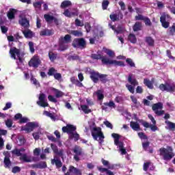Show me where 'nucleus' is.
I'll list each match as a JSON object with an SVG mask.
<instances>
[{
    "label": "nucleus",
    "mask_w": 175,
    "mask_h": 175,
    "mask_svg": "<svg viewBox=\"0 0 175 175\" xmlns=\"http://www.w3.org/2000/svg\"><path fill=\"white\" fill-rule=\"evenodd\" d=\"M162 109H163V104H162V103H157L152 106V110H153L155 114L159 117L165 114V111L162 110Z\"/></svg>",
    "instance_id": "6e6552de"
},
{
    "label": "nucleus",
    "mask_w": 175,
    "mask_h": 175,
    "mask_svg": "<svg viewBox=\"0 0 175 175\" xmlns=\"http://www.w3.org/2000/svg\"><path fill=\"white\" fill-rule=\"evenodd\" d=\"M109 18L111 20V21L116 23V21H120V20H122V18H124V14H122L121 11H118L117 13L112 12L109 15Z\"/></svg>",
    "instance_id": "9b49d317"
},
{
    "label": "nucleus",
    "mask_w": 175,
    "mask_h": 175,
    "mask_svg": "<svg viewBox=\"0 0 175 175\" xmlns=\"http://www.w3.org/2000/svg\"><path fill=\"white\" fill-rule=\"evenodd\" d=\"M143 26L142 25V22H136L133 26V31L134 32H137L139 31H142Z\"/></svg>",
    "instance_id": "c85d7f7f"
},
{
    "label": "nucleus",
    "mask_w": 175,
    "mask_h": 175,
    "mask_svg": "<svg viewBox=\"0 0 175 175\" xmlns=\"http://www.w3.org/2000/svg\"><path fill=\"white\" fill-rule=\"evenodd\" d=\"M72 5V2H70V1H64L60 5V8L62 9H65L66 8H68V6H70Z\"/></svg>",
    "instance_id": "79ce46f5"
},
{
    "label": "nucleus",
    "mask_w": 175,
    "mask_h": 175,
    "mask_svg": "<svg viewBox=\"0 0 175 175\" xmlns=\"http://www.w3.org/2000/svg\"><path fill=\"white\" fill-rule=\"evenodd\" d=\"M36 128H39V123L38 122H29L23 128V131H25L27 133H31Z\"/></svg>",
    "instance_id": "0eeeda50"
},
{
    "label": "nucleus",
    "mask_w": 175,
    "mask_h": 175,
    "mask_svg": "<svg viewBox=\"0 0 175 175\" xmlns=\"http://www.w3.org/2000/svg\"><path fill=\"white\" fill-rule=\"evenodd\" d=\"M126 88L131 94H135V86L129 84H126Z\"/></svg>",
    "instance_id": "680f3d73"
},
{
    "label": "nucleus",
    "mask_w": 175,
    "mask_h": 175,
    "mask_svg": "<svg viewBox=\"0 0 175 175\" xmlns=\"http://www.w3.org/2000/svg\"><path fill=\"white\" fill-rule=\"evenodd\" d=\"M23 33L25 36V38H32V36H33V33L32 32V31H31L30 29H27V30H25L23 31Z\"/></svg>",
    "instance_id": "ea45409f"
},
{
    "label": "nucleus",
    "mask_w": 175,
    "mask_h": 175,
    "mask_svg": "<svg viewBox=\"0 0 175 175\" xmlns=\"http://www.w3.org/2000/svg\"><path fill=\"white\" fill-rule=\"evenodd\" d=\"M48 55L51 62H54V61H55V59H57L58 57V53H54L53 51H49Z\"/></svg>",
    "instance_id": "7c9ffc66"
},
{
    "label": "nucleus",
    "mask_w": 175,
    "mask_h": 175,
    "mask_svg": "<svg viewBox=\"0 0 175 175\" xmlns=\"http://www.w3.org/2000/svg\"><path fill=\"white\" fill-rule=\"evenodd\" d=\"M4 158V167L10 169V166H12V161H10V158L7 154H5Z\"/></svg>",
    "instance_id": "cd10ccee"
},
{
    "label": "nucleus",
    "mask_w": 175,
    "mask_h": 175,
    "mask_svg": "<svg viewBox=\"0 0 175 175\" xmlns=\"http://www.w3.org/2000/svg\"><path fill=\"white\" fill-rule=\"evenodd\" d=\"M70 33V35H73V36L77 38H81V36H83V32L79 30H71Z\"/></svg>",
    "instance_id": "58836bf2"
},
{
    "label": "nucleus",
    "mask_w": 175,
    "mask_h": 175,
    "mask_svg": "<svg viewBox=\"0 0 175 175\" xmlns=\"http://www.w3.org/2000/svg\"><path fill=\"white\" fill-rule=\"evenodd\" d=\"M103 105H104L101 107L102 110H105V111L107 110V107L113 109H116V103H114V101L113 100H111L109 103H104Z\"/></svg>",
    "instance_id": "4be33fe9"
},
{
    "label": "nucleus",
    "mask_w": 175,
    "mask_h": 175,
    "mask_svg": "<svg viewBox=\"0 0 175 175\" xmlns=\"http://www.w3.org/2000/svg\"><path fill=\"white\" fill-rule=\"evenodd\" d=\"M131 128L133 129V131H140V124L137 123V122H131L130 123Z\"/></svg>",
    "instance_id": "e433bc0d"
},
{
    "label": "nucleus",
    "mask_w": 175,
    "mask_h": 175,
    "mask_svg": "<svg viewBox=\"0 0 175 175\" xmlns=\"http://www.w3.org/2000/svg\"><path fill=\"white\" fill-rule=\"evenodd\" d=\"M81 170L75 167L73 165H70L67 172L64 175H81Z\"/></svg>",
    "instance_id": "ddd939ff"
},
{
    "label": "nucleus",
    "mask_w": 175,
    "mask_h": 175,
    "mask_svg": "<svg viewBox=\"0 0 175 175\" xmlns=\"http://www.w3.org/2000/svg\"><path fill=\"white\" fill-rule=\"evenodd\" d=\"M52 91L55 92V95L56 98H62L64 95H65V93L64 92H62L61 90L55 88H52Z\"/></svg>",
    "instance_id": "72a5a7b5"
},
{
    "label": "nucleus",
    "mask_w": 175,
    "mask_h": 175,
    "mask_svg": "<svg viewBox=\"0 0 175 175\" xmlns=\"http://www.w3.org/2000/svg\"><path fill=\"white\" fill-rule=\"evenodd\" d=\"M81 110L83 111L85 114H89V113H91L92 111L90 109H88V106L85 105H81Z\"/></svg>",
    "instance_id": "09e8293b"
},
{
    "label": "nucleus",
    "mask_w": 175,
    "mask_h": 175,
    "mask_svg": "<svg viewBox=\"0 0 175 175\" xmlns=\"http://www.w3.org/2000/svg\"><path fill=\"white\" fill-rule=\"evenodd\" d=\"M166 125H167L168 129H171L172 131H174L175 129V123L172 122L170 121L166 120L165 122Z\"/></svg>",
    "instance_id": "c03bdc74"
},
{
    "label": "nucleus",
    "mask_w": 175,
    "mask_h": 175,
    "mask_svg": "<svg viewBox=\"0 0 175 175\" xmlns=\"http://www.w3.org/2000/svg\"><path fill=\"white\" fill-rule=\"evenodd\" d=\"M40 64H42L40 58L38 55H35L29 62V66L36 69L37 68H39V65H40Z\"/></svg>",
    "instance_id": "9d476101"
},
{
    "label": "nucleus",
    "mask_w": 175,
    "mask_h": 175,
    "mask_svg": "<svg viewBox=\"0 0 175 175\" xmlns=\"http://www.w3.org/2000/svg\"><path fill=\"white\" fill-rule=\"evenodd\" d=\"M5 125L8 128H12L13 126V120L12 119H8L5 120Z\"/></svg>",
    "instance_id": "338daca9"
},
{
    "label": "nucleus",
    "mask_w": 175,
    "mask_h": 175,
    "mask_svg": "<svg viewBox=\"0 0 175 175\" xmlns=\"http://www.w3.org/2000/svg\"><path fill=\"white\" fill-rule=\"evenodd\" d=\"M69 139L70 140L74 139L75 142H79V139H80V135H79L77 132H75V133L73 132L72 133L69 135Z\"/></svg>",
    "instance_id": "f704fd0d"
},
{
    "label": "nucleus",
    "mask_w": 175,
    "mask_h": 175,
    "mask_svg": "<svg viewBox=\"0 0 175 175\" xmlns=\"http://www.w3.org/2000/svg\"><path fill=\"white\" fill-rule=\"evenodd\" d=\"M12 155H16V157H21L23 155V153L20 152V150L18 148H15L11 151Z\"/></svg>",
    "instance_id": "4d7b16f0"
},
{
    "label": "nucleus",
    "mask_w": 175,
    "mask_h": 175,
    "mask_svg": "<svg viewBox=\"0 0 175 175\" xmlns=\"http://www.w3.org/2000/svg\"><path fill=\"white\" fill-rule=\"evenodd\" d=\"M145 42L146 43H147V44L148 46H150V47L154 46V44L155 43V41L154 40V38H152V37L151 36H147L145 38Z\"/></svg>",
    "instance_id": "2f4dec72"
},
{
    "label": "nucleus",
    "mask_w": 175,
    "mask_h": 175,
    "mask_svg": "<svg viewBox=\"0 0 175 175\" xmlns=\"http://www.w3.org/2000/svg\"><path fill=\"white\" fill-rule=\"evenodd\" d=\"M62 132L64 133H68V134H72L73 132L76 131L77 128L76 126H74L73 124H67L66 126L62 127Z\"/></svg>",
    "instance_id": "2eb2a0df"
},
{
    "label": "nucleus",
    "mask_w": 175,
    "mask_h": 175,
    "mask_svg": "<svg viewBox=\"0 0 175 175\" xmlns=\"http://www.w3.org/2000/svg\"><path fill=\"white\" fill-rule=\"evenodd\" d=\"M98 80H100V81H101V83L103 84H106V83L109 81V79H107V75L100 73Z\"/></svg>",
    "instance_id": "c9c22d12"
},
{
    "label": "nucleus",
    "mask_w": 175,
    "mask_h": 175,
    "mask_svg": "<svg viewBox=\"0 0 175 175\" xmlns=\"http://www.w3.org/2000/svg\"><path fill=\"white\" fill-rule=\"evenodd\" d=\"M72 46L74 49H81L83 50L87 47V42L84 38H75L72 40Z\"/></svg>",
    "instance_id": "39448f33"
},
{
    "label": "nucleus",
    "mask_w": 175,
    "mask_h": 175,
    "mask_svg": "<svg viewBox=\"0 0 175 175\" xmlns=\"http://www.w3.org/2000/svg\"><path fill=\"white\" fill-rule=\"evenodd\" d=\"M175 92V85L167 84V92Z\"/></svg>",
    "instance_id": "49530a36"
},
{
    "label": "nucleus",
    "mask_w": 175,
    "mask_h": 175,
    "mask_svg": "<svg viewBox=\"0 0 175 175\" xmlns=\"http://www.w3.org/2000/svg\"><path fill=\"white\" fill-rule=\"evenodd\" d=\"M142 147L144 151H148L150 154H152V152H154L152 148L148 150V147H150V142L148 141H147L146 142H142Z\"/></svg>",
    "instance_id": "c756f323"
},
{
    "label": "nucleus",
    "mask_w": 175,
    "mask_h": 175,
    "mask_svg": "<svg viewBox=\"0 0 175 175\" xmlns=\"http://www.w3.org/2000/svg\"><path fill=\"white\" fill-rule=\"evenodd\" d=\"M127 81L131 84V85H133V87H136V85H139V81H137V79L135 78V76L133 74H129L127 78Z\"/></svg>",
    "instance_id": "f3484780"
},
{
    "label": "nucleus",
    "mask_w": 175,
    "mask_h": 175,
    "mask_svg": "<svg viewBox=\"0 0 175 175\" xmlns=\"http://www.w3.org/2000/svg\"><path fill=\"white\" fill-rule=\"evenodd\" d=\"M63 14L66 16V17H68L69 18H70V17H72V16H76V13L75 12H71L70 11H69L68 9H66L64 10Z\"/></svg>",
    "instance_id": "a19ab883"
},
{
    "label": "nucleus",
    "mask_w": 175,
    "mask_h": 175,
    "mask_svg": "<svg viewBox=\"0 0 175 175\" xmlns=\"http://www.w3.org/2000/svg\"><path fill=\"white\" fill-rule=\"evenodd\" d=\"M16 12V10L14 8L10 9L9 12L7 13V17L9 20H14V18H15Z\"/></svg>",
    "instance_id": "a878e982"
},
{
    "label": "nucleus",
    "mask_w": 175,
    "mask_h": 175,
    "mask_svg": "<svg viewBox=\"0 0 175 175\" xmlns=\"http://www.w3.org/2000/svg\"><path fill=\"white\" fill-rule=\"evenodd\" d=\"M101 162L107 169H111V170H113L114 169V165L110 164V162L109 161L105 160V159H101Z\"/></svg>",
    "instance_id": "bb28decb"
},
{
    "label": "nucleus",
    "mask_w": 175,
    "mask_h": 175,
    "mask_svg": "<svg viewBox=\"0 0 175 175\" xmlns=\"http://www.w3.org/2000/svg\"><path fill=\"white\" fill-rule=\"evenodd\" d=\"M42 5H43V1L42 0L33 3V5L34 6V8H36V9H41Z\"/></svg>",
    "instance_id": "6e6d98bb"
},
{
    "label": "nucleus",
    "mask_w": 175,
    "mask_h": 175,
    "mask_svg": "<svg viewBox=\"0 0 175 175\" xmlns=\"http://www.w3.org/2000/svg\"><path fill=\"white\" fill-rule=\"evenodd\" d=\"M91 133L94 140H98L99 144H102V143L105 142V135H103V132H102V128L93 127Z\"/></svg>",
    "instance_id": "7ed1b4c3"
},
{
    "label": "nucleus",
    "mask_w": 175,
    "mask_h": 175,
    "mask_svg": "<svg viewBox=\"0 0 175 175\" xmlns=\"http://www.w3.org/2000/svg\"><path fill=\"white\" fill-rule=\"evenodd\" d=\"M76 27H84V23L81 22L79 18L75 19Z\"/></svg>",
    "instance_id": "774afa93"
},
{
    "label": "nucleus",
    "mask_w": 175,
    "mask_h": 175,
    "mask_svg": "<svg viewBox=\"0 0 175 175\" xmlns=\"http://www.w3.org/2000/svg\"><path fill=\"white\" fill-rule=\"evenodd\" d=\"M130 98L135 107H139V106H140V103L137 101V98L135 96H131Z\"/></svg>",
    "instance_id": "de8ad7c7"
},
{
    "label": "nucleus",
    "mask_w": 175,
    "mask_h": 175,
    "mask_svg": "<svg viewBox=\"0 0 175 175\" xmlns=\"http://www.w3.org/2000/svg\"><path fill=\"white\" fill-rule=\"evenodd\" d=\"M30 80L31 81H33V84H34V85H36V87H40V83L37 81L36 78L31 77Z\"/></svg>",
    "instance_id": "0e129e2a"
},
{
    "label": "nucleus",
    "mask_w": 175,
    "mask_h": 175,
    "mask_svg": "<svg viewBox=\"0 0 175 175\" xmlns=\"http://www.w3.org/2000/svg\"><path fill=\"white\" fill-rule=\"evenodd\" d=\"M18 23L23 28H29V20H27L25 17L19 19Z\"/></svg>",
    "instance_id": "412c9836"
},
{
    "label": "nucleus",
    "mask_w": 175,
    "mask_h": 175,
    "mask_svg": "<svg viewBox=\"0 0 175 175\" xmlns=\"http://www.w3.org/2000/svg\"><path fill=\"white\" fill-rule=\"evenodd\" d=\"M57 72V70L54 67H51V68L49 69V71L47 72V75L49 76H54L55 73Z\"/></svg>",
    "instance_id": "052dcab7"
},
{
    "label": "nucleus",
    "mask_w": 175,
    "mask_h": 175,
    "mask_svg": "<svg viewBox=\"0 0 175 175\" xmlns=\"http://www.w3.org/2000/svg\"><path fill=\"white\" fill-rule=\"evenodd\" d=\"M40 36H51L54 35V30L46 29L40 32Z\"/></svg>",
    "instance_id": "5701e85b"
},
{
    "label": "nucleus",
    "mask_w": 175,
    "mask_h": 175,
    "mask_svg": "<svg viewBox=\"0 0 175 175\" xmlns=\"http://www.w3.org/2000/svg\"><path fill=\"white\" fill-rule=\"evenodd\" d=\"M29 48L30 53H31V54H33L35 53V45L33 44V42L32 41L29 42Z\"/></svg>",
    "instance_id": "5fc2aeb1"
},
{
    "label": "nucleus",
    "mask_w": 175,
    "mask_h": 175,
    "mask_svg": "<svg viewBox=\"0 0 175 175\" xmlns=\"http://www.w3.org/2000/svg\"><path fill=\"white\" fill-rule=\"evenodd\" d=\"M95 94H96L98 100H103V99L105 98V95L103 94V91H102L100 90H98L95 92Z\"/></svg>",
    "instance_id": "4c0bfd02"
},
{
    "label": "nucleus",
    "mask_w": 175,
    "mask_h": 175,
    "mask_svg": "<svg viewBox=\"0 0 175 175\" xmlns=\"http://www.w3.org/2000/svg\"><path fill=\"white\" fill-rule=\"evenodd\" d=\"M106 54L109 55V57H110L111 58H114V57H116V53H114V51L110 49L107 50Z\"/></svg>",
    "instance_id": "e2e57ef3"
},
{
    "label": "nucleus",
    "mask_w": 175,
    "mask_h": 175,
    "mask_svg": "<svg viewBox=\"0 0 175 175\" xmlns=\"http://www.w3.org/2000/svg\"><path fill=\"white\" fill-rule=\"evenodd\" d=\"M51 163L53 165H55L57 169H61V167L62 166V161H61V159H57L55 157L51 160Z\"/></svg>",
    "instance_id": "aec40b11"
},
{
    "label": "nucleus",
    "mask_w": 175,
    "mask_h": 175,
    "mask_svg": "<svg viewBox=\"0 0 175 175\" xmlns=\"http://www.w3.org/2000/svg\"><path fill=\"white\" fill-rule=\"evenodd\" d=\"M142 125H143V126H144V128H150L152 132L159 131V128H158L157 124H150L149 122L144 121L142 122Z\"/></svg>",
    "instance_id": "6ab92c4d"
},
{
    "label": "nucleus",
    "mask_w": 175,
    "mask_h": 175,
    "mask_svg": "<svg viewBox=\"0 0 175 175\" xmlns=\"http://www.w3.org/2000/svg\"><path fill=\"white\" fill-rule=\"evenodd\" d=\"M160 22L161 23V25L163 28H169L170 23L166 21V16H161L160 17Z\"/></svg>",
    "instance_id": "393cba45"
},
{
    "label": "nucleus",
    "mask_w": 175,
    "mask_h": 175,
    "mask_svg": "<svg viewBox=\"0 0 175 175\" xmlns=\"http://www.w3.org/2000/svg\"><path fill=\"white\" fill-rule=\"evenodd\" d=\"M139 139H144V140H147L148 139V137L144 134L143 132H139L137 133Z\"/></svg>",
    "instance_id": "69168bd1"
},
{
    "label": "nucleus",
    "mask_w": 175,
    "mask_h": 175,
    "mask_svg": "<svg viewBox=\"0 0 175 175\" xmlns=\"http://www.w3.org/2000/svg\"><path fill=\"white\" fill-rule=\"evenodd\" d=\"M128 40L131 43H136L137 42V39H136V36L133 33H130L128 36Z\"/></svg>",
    "instance_id": "37998d69"
},
{
    "label": "nucleus",
    "mask_w": 175,
    "mask_h": 175,
    "mask_svg": "<svg viewBox=\"0 0 175 175\" xmlns=\"http://www.w3.org/2000/svg\"><path fill=\"white\" fill-rule=\"evenodd\" d=\"M31 167L32 169H46L47 167V163L46 161H40L38 163L32 164Z\"/></svg>",
    "instance_id": "a211bd4d"
},
{
    "label": "nucleus",
    "mask_w": 175,
    "mask_h": 175,
    "mask_svg": "<svg viewBox=\"0 0 175 175\" xmlns=\"http://www.w3.org/2000/svg\"><path fill=\"white\" fill-rule=\"evenodd\" d=\"M175 33V24L174 23L172 27L169 28L168 34L170 36H174Z\"/></svg>",
    "instance_id": "8fccbe9b"
},
{
    "label": "nucleus",
    "mask_w": 175,
    "mask_h": 175,
    "mask_svg": "<svg viewBox=\"0 0 175 175\" xmlns=\"http://www.w3.org/2000/svg\"><path fill=\"white\" fill-rule=\"evenodd\" d=\"M39 100L37 101V105L41 107H48L49 103H46V94L41 93L38 97Z\"/></svg>",
    "instance_id": "f8f14e48"
},
{
    "label": "nucleus",
    "mask_w": 175,
    "mask_h": 175,
    "mask_svg": "<svg viewBox=\"0 0 175 175\" xmlns=\"http://www.w3.org/2000/svg\"><path fill=\"white\" fill-rule=\"evenodd\" d=\"M144 85L148 87V88H149V90H153L154 89V84L148 79H144Z\"/></svg>",
    "instance_id": "473e14b6"
},
{
    "label": "nucleus",
    "mask_w": 175,
    "mask_h": 175,
    "mask_svg": "<svg viewBox=\"0 0 175 175\" xmlns=\"http://www.w3.org/2000/svg\"><path fill=\"white\" fill-rule=\"evenodd\" d=\"M18 146H24L25 144V138L23 136L18 137Z\"/></svg>",
    "instance_id": "13d9d810"
},
{
    "label": "nucleus",
    "mask_w": 175,
    "mask_h": 175,
    "mask_svg": "<svg viewBox=\"0 0 175 175\" xmlns=\"http://www.w3.org/2000/svg\"><path fill=\"white\" fill-rule=\"evenodd\" d=\"M73 152L75 153L74 155V159L77 161L79 162L80 161V156L83 155V148H81L79 146H76L74 149H73Z\"/></svg>",
    "instance_id": "4468645a"
},
{
    "label": "nucleus",
    "mask_w": 175,
    "mask_h": 175,
    "mask_svg": "<svg viewBox=\"0 0 175 175\" xmlns=\"http://www.w3.org/2000/svg\"><path fill=\"white\" fill-rule=\"evenodd\" d=\"M126 62L131 68H135L136 66V64H135V62H133V60L131 58H127Z\"/></svg>",
    "instance_id": "864d4df0"
},
{
    "label": "nucleus",
    "mask_w": 175,
    "mask_h": 175,
    "mask_svg": "<svg viewBox=\"0 0 175 175\" xmlns=\"http://www.w3.org/2000/svg\"><path fill=\"white\" fill-rule=\"evenodd\" d=\"M90 78L93 83H98V81H99V76L100 75L99 72L92 70L90 72Z\"/></svg>",
    "instance_id": "dca6fc26"
},
{
    "label": "nucleus",
    "mask_w": 175,
    "mask_h": 175,
    "mask_svg": "<svg viewBox=\"0 0 175 175\" xmlns=\"http://www.w3.org/2000/svg\"><path fill=\"white\" fill-rule=\"evenodd\" d=\"M97 169L98 172H100L101 173H106L107 175H115L114 172L110 171V169L102 167V166H97Z\"/></svg>",
    "instance_id": "b1692460"
},
{
    "label": "nucleus",
    "mask_w": 175,
    "mask_h": 175,
    "mask_svg": "<svg viewBox=\"0 0 175 175\" xmlns=\"http://www.w3.org/2000/svg\"><path fill=\"white\" fill-rule=\"evenodd\" d=\"M10 54L11 55V58H13L14 59H17V57H16V55H17L19 62H23V59L21 56V53L20 49L16 47L11 48L10 49Z\"/></svg>",
    "instance_id": "1a4fd4ad"
},
{
    "label": "nucleus",
    "mask_w": 175,
    "mask_h": 175,
    "mask_svg": "<svg viewBox=\"0 0 175 175\" xmlns=\"http://www.w3.org/2000/svg\"><path fill=\"white\" fill-rule=\"evenodd\" d=\"M144 22L145 23V25L148 27H151L152 25V23H151V20H150L149 18L147 16H145L144 19Z\"/></svg>",
    "instance_id": "bf43d9fd"
},
{
    "label": "nucleus",
    "mask_w": 175,
    "mask_h": 175,
    "mask_svg": "<svg viewBox=\"0 0 175 175\" xmlns=\"http://www.w3.org/2000/svg\"><path fill=\"white\" fill-rule=\"evenodd\" d=\"M92 59H100L103 65H114V66H125V63L122 61L113 60L103 56L100 54L92 53L91 55Z\"/></svg>",
    "instance_id": "f257e3e1"
},
{
    "label": "nucleus",
    "mask_w": 175,
    "mask_h": 175,
    "mask_svg": "<svg viewBox=\"0 0 175 175\" xmlns=\"http://www.w3.org/2000/svg\"><path fill=\"white\" fill-rule=\"evenodd\" d=\"M72 42V36L69 34L65 35V36H61L59 38V50L60 51H65V50H68L69 46L68 44Z\"/></svg>",
    "instance_id": "20e7f679"
},
{
    "label": "nucleus",
    "mask_w": 175,
    "mask_h": 175,
    "mask_svg": "<svg viewBox=\"0 0 175 175\" xmlns=\"http://www.w3.org/2000/svg\"><path fill=\"white\" fill-rule=\"evenodd\" d=\"M44 18H45L46 23H51V21H53V20L54 19V16L50 14H44Z\"/></svg>",
    "instance_id": "3c124183"
},
{
    "label": "nucleus",
    "mask_w": 175,
    "mask_h": 175,
    "mask_svg": "<svg viewBox=\"0 0 175 175\" xmlns=\"http://www.w3.org/2000/svg\"><path fill=\"white\" fill-rule=\"evenodd\" d=\"M109 5H110V1H109V0L103 1L102 2L103 10H107V8L109 7Z\"/></svg>",
    "instance_id": "a18cd8bd"
},
{
    "label": "nucleus",
    "mask_w": 175,
    "mask_h": 175,
    "mask_svg": "<svg viewBox=\"0 0 175 175\" xmlns=\"http://www.w3.org/2000/svg\"><path fill=\"white\" fill-rule=\"evenodd\" d=\"M112 137L114 139L115 146H118L120 151H121L122 155L126 154V149L124 148V142H120V135L118 133H112Z\"/></svg>",
    "instance_id": "423d86ee"
},
{
    "label": "nucleus",
    "mask_w": 175,
    "mask_h": 175,
    "mask_svg": "<svg viewBox=\"0 0 175 175\" xmlns=\"http://www.w3.org/2000/svg\"><path fill=\"white\" fill-rule=\"evenodd\" d=\"M159 155L163 157L164 161H170L173 157H174V153L173 152V148L172 146H167L166 148H161L159 149Z\"/></svg>",
    "instance_id": "f03ea898"
},
{
    "label": "nucleus",
    "mask_w": 175,
    "mask_h": 175,
    "mask_svg": "<svg viewBox=\"0 0 175 175\" xmlns=\"http://www.w3.org/2000/svg\"><path fill=\"white\" fill-rule=\"evenodd\" d=\"M20 161H23V162H31V159H28L27 154H22L20 157Z\"/></svg>",
    "instance_id": "603ef678"
}]
</instances>
